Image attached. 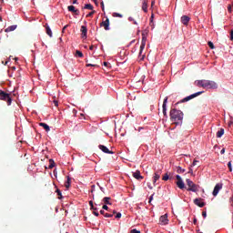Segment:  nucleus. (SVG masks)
<instances>
[{"mask_svg":"<svg viewBox=\"0 0 233 233\" xmlns=\"http://www.w3.org/2000/svg\"><path fill=\"white\" fill-rule=\"evenodd\" d=\"M160 225H168V215L165 214L159 218Z\"/></svg>","mask_w":233,"mask_h":233,"instance_id":"9","label":"nucleus"},{"mask_svg":"<svg viewBox=\"0 0 233 233\" xmlns=\"http://www.w3.org/2000/svg\"><path fill=\"white\" fill-rule=\"evenodd\" d=\"M205 88H208L210 90H216L218 88V83L212 80H206Z\"/></svg>","mask_w":233,"mask_h":233,"instance_id":"4","label":"nucleus"},{"mask_svg":"<svg viewBox=\"0 0 233 233\" xmlns=\"http://www.w3.org/2000/svg\"><path fill=\"white\" fill-rule=\"evenodd\" d=\"M221 188H223V183H218L216 184L212 195L214 196V198H216V196H218V194H219V190H221Z\"/></svg>","mask_w":233,"mask_h":233,"instance_id":"6","label":"nucleus"},{"mask_svg":"<svg viewBox=\"0 0 233 233\" xmlns=\"http://www.w3.org/2000/svg\"><path fill=\"white\" fill-rule=\"evenodd\" d=\"M53 104L55 105V106H59V102H57V100H54Z\"/></svg>","mask_w":233,"mask_h":233,"instance_id":"40","label":"nucleus"},{"mask_svg":"<svg viewBox=\"0 0 233 233\" xmlns=\"http://www.w3.org/2000/svg\"><path fill=\"white\" fill-rule=\"evenodd\" d=\"M86 66H94L92 64H87Z\"/></svg>","mask_w":233,"mask_h":233,"instance_id":"61","label":"nucleus"},{"mask_svg":"<svg viewBox=\"0 0 233 233\" xmlns=\"http://www.w3.org/2000/svg\"><path fill=\"white\" fill-rule=\"evenodd\" d=\"M99 188H100L101 192H105V187L99 186Z\"/></svg>","mask_w":233,"mask_h":233,"instance_id":"52","label":"nucleus"},{"mask_svg":"<svg viewBox=\"0 0 233 233\" xmlns=\"http://www.w3.org/2000/svg\"><path fill=\"white\" fill-rule=\"evenodd\" d=\"M203 94V91H198L197 93H194L188 96H186L182 100H180V103H187V101H190V99H194V97H198V96H201Z\"/></svg>","mask_w":233,"mask_h":233,"instance_id":"5","label":"nucleus"},{"mask_svg":"<svg viewBox=\"0 0 233 233\" xmlns=\"http://www.w3.org/2000/svg\"><path fill=\"white\" fill-rule=\"evenodd\" d=\"M80 32H81V37H82V39H86V38L88 37V36H87L88 29L86 28V25H82V26H81Z\"/></svg>","mask_w":233,"mask_h":233,"instance_id":"8","label":"nucleus"},{"mask_svg":"<svg viewBox=\"0 0 233 233\" xmlns=\"http://www.w3.org/2000/svg\"><path fill=\"white\" fill-rule=\"evenodd\" d=\"M56 194H57V196H59L58 199H61V198L63 196L62 193H61V190L56 189Z\"/></svg>","mask_w":233,"mask_h":233,"instance_id":"35","label":"nucleus"},{"mask_svg":"<svg viewBox=\"0 0 233 233\" xmlns=\"http://www.w3.org/2000/svg\"><path fill=\"white\" fill-rule=\"evenodd\" d=\"M89 50H94V46H90Z\"/></svg>","mask_w":233,"mask_h":233,"instance_id":"60","label":"nucleus"},{"mask_svg":"<svg viewBox=\"0 0 233 233\" xmlns=\"http://www.w3.org/2000/svg\"><path fill=\"white\" fill-rule=\"evenodd\" d=\"M0 100L1 101H7L8 106L12 105V98L8 93H5V91L0 90Z\"/></svg>","mask_w":233,"mask_h":233,"instance_id":"3","label":"nucleus"},{"mask_svg":"<svg viewBox=\"0 0 233 233\" xmlns=\"http://www.w3.org/2000/svg\"><path fill=\"white\" fill-rule=\"evenodd\" d=\"M176 178L177 179V181H183V178H181V176L177 175Z\"/></svg>","mask_w":233,"mask_h":233,"instance_id":"39","label":"nucleus"},{"mask_svg":"<svg viewBox=\"0 0 233 233\" xmlns=\"http://www.w3.org/2000/svg\"><path fill=\"white\" fill-rule=\"evenodd\" d=\"M230 41H233V29L230 31Z\"/></svg>","mask_w":233,"mask_h":233,"instance_id":"43","label":"nucleus"},{"mask_svg":"<svg viewBox=\"0 0 233 233\" xmlns=\"http://www.w3.org/2000/svg\"><path fill=\"white\" fill-rule=\"evenodd\" d=\"M208 45L209 48H211V50H214V48H215L214 43H212L211 41H209V42L208 43Z\"/></svg>","mask_w":233,"mask_h":233,"instance_id":"32","label":"nucleus"},{"mask_svg":"<svg viewBox=\"0 0 233 233\" xmlns=\"http://www.w3.org/2000/svg\"><path fill=\"white\" fill-rule=\"evenodd\" d=\"M196 83L198 86H202V88H205L207 80H198Z\"/></svg>","mask_w":233,"mask_h":233,"instance_id":"19","label":"nucleus"},{"mask_svg":"<svg viewBox=\"0 0 233 233\" xmlns=\"http://www.w3.org/2000/svg\"><path fill=\"white\" fill-rule=\"evenodd\" d=\"M152 199H154V194H152L149 198V203H152Z\"/></svg>","mask_w":233,"mask_h":233,"instance_id":"47","label":"nucleus"},{"mask_svg":"<svg viewBox=\"0 0 233 233\" xmlns=\"http://www.w3.org/2000/svg\"><path fill=\"white\" fill-rule=\"evenodd\" d=\"M39 125L40 127H43V128H45L46 132H50V126L48 124L40 123Z\"/></svg>","mask_w":233,"mask_h":233,"instance_id":"21","label":"nucleus"},{"mask_svg":"<svg viewBox=\"0 0 233 233\" xmlns=\"http://www.w3.org/2000/svg\"><path fill=\"white\" fill-rule=\"evenodd\" d=\"M228 10L229 13L232 12V6H231V5H228Z\"/></svg>","mask_w":233,"mask_h":233,"instance_id":"50","label":"nucleus"},{"mask_svg":"<svg viewBox=\"0 0 233 233\" xmlns=\"http://www.w3.org/2000/svg\"><path fill=\"white\" fill-rule=\"evenodd\" d=\"M101 8H102L103 12H105V3L104 2H101Z\"/></svg>","mask_w":233,"mask_h":233,"instance_id":"44","label":"nucleus"},{"mask_svg":"<svg viewBox=\"0 0 233 233\" xmlns=\"http://www.w3.org/2000/svg\"><path fill=\"white\" fill-rule=\"evenodd\" d=\"M131 233H141V231L137 230V229H132Z\"/></svg>","mask_w":233,"mask_h":233,"instance_id":"42","label":"nucleus"},{"mask_svg":"<svg viewBox=\"0 0 233 233\" xmlns=\"http://www.w3.org/2000/svg\"><path fill=\"white\" fill-rule=\"evenodd\" d=\"M108 62H104V66H108Z\"/></svg>","mask_w":233,"mask_h":233,"instance_id":"56","label":"nucleus"},{"mask_svg":"<svg viewBox=\"0 0 233 233\" xmlns=\"http://www.w3.org/2000/svg\"><path fill=\"white\" fill-rule=\"evenodd\" d=\"M73 5H77V0H74Z\"/></svg>","mask_w":233,"mask_h":233,"instance_id":"59","label":"nucleus"},{"mask_svg":"<svg viewBox=\"0 0 233 233\" xmlns=\"http://www.w3.org/2000/svg\"><path fill=\"white\" fill-rule=\"evenodd\" d=\"M93 214H94V216H96V218L99 217V212H97V211H93Z\"/></svg>","mask_w":233,"mask_h":233,"instance_id":"46","label":"nucleus"},{"mask_svg":"<svg viewBox=\"0 0 233 233\" xmlns=\"http://www.w3.org/2000/svg\"><path fill=\"white\" fill-rule=\"evenodd\" d=\"M198 163H199V161L194 160L193 163H192V167H196V165H198Z\"/></svg>","mask_w":233,"mask_h":233,"instance_id":"41","label":"nucleus"},{"mask_svg":"<svg viewBox=\"0 0 233 233\" xmlns=\"http://www.w3.org/2000/svg\"><path fill=\"white\" fill-rule=\"evenodd\" d=\"M103 201H104V203H105L106 205H112V204L110 203V198H108V197H105V198H103Z\"/></svg>","mask_w":233,"mask_h":233,"instance_id":"27","label":"nucleus"},{"mask_svg":"<svg viewBox=\"0 0 233 233\" xmlns=\"http://www.w3.org/2000/svg\"><path fill=\"white\" fill-rule=\"evenodd\" d=\"M46 30L47 35H49V37H52V29L50 28V25H47L46 27Z\"/></svg>","mask_w":233,"mask_h":233,"instance_id":"24","label":"nucleus"},{"mask_svg":"<svg viewBox=\"0 0 233 233\" xmlns=\"http://www.w3.org/2000/svg\"><path fill=\"white\" fill-rule=\"evenodd\" d=\"M84 8L85 10H94V5L92 4H86Z\"/></svg>","mask_w":233,"mask_h":233,"instance_id":"23","label":"nucleus"},{"mask_svg":"<svg viewBox=\"0 0 233 233\" xmlns=\"http://www.w3.org/2000/svg\"><path fill=\"white\" fill-rule=\"evenodd\" d=\"M89 205L91 207V210H97V208H94V202L92 200L89 201Z\"/></svg>","mask_w":233,"mask_h":233,"instance_id":"30","label":"nucleus"},{"mask_svg":"<svg viewBox=\"0 0 233 233\" xmlns=\"http://www.w3.org/2000/svg\"><path fill=\"white\" fill-rule=\"evenodd\" d=\"M128 21H133L134 22L135 20H134V18L132 16H129L128 17Z\"/></svg>","mask_w":233,"mask_h":233,"instance_id":"55","label":"nucleus"},{"mask_svg":"<svg viewBox=\"0 0 233 233\" xmlns=\"http://www.w3.org/2000/svg\"><path fill=\"white\" fill-rule=\"evenodd\" d=\"M190 21V17H188V15H182L181 16V23L182 25H188V22Z\"/></svg>","mask_w":233,"mask_h":233,"instance_id":"16","label":"nucleus"},{"mask_svg":"<svg viewBox=\"0 0 233 233\" xmlns=\"http://www.w3.org/2000/svg\"><path fill=\"white\" fill-rule=\"evenodd\" d=\"M76 15H79V10L76 9V12H75Z\"/></svg>","mask_w":233,"mask_h":233,"instance_id":"58","label":"nucleus"},{"mask_svg":"<svg viewBox=\"0 0 233 233\" xmlns=\"http://www.w3.org/2000/svg\"><path fill=\"white\" fill-rule=\"evenodd\" d=\"M101 26L105 27V30H110V20L106 18V21H103Z\"/></svg>","mask_w":233,"mask_h":233,"instance_id":"15","label":"nucleus"},{"mask_svg":"<svg viewBox=\"0 0 233 233\" xmlns=\"http://www.w3.org/2000/svg\"><path fill=\"white\" fill-rule=\"evenodd\" d=\"M67 10H68L69 12H73V14H74L75 12H77V9H76V6H74V5H69V6L67 7Z\"/></svg>","mask_w":233,"mask_h":233,"instance_id":"26","label":"nucleus"},{"mask_svg":"<svg viewBox=\"0 0 233 233\" xmlns=\"http://www.w3.org/2000/svg\"><path fill=\"white\" fill-rule=\"evenodd\" d=\"M142 10L145 13L148 12V3L147 2V0L142 1Z\"/></svg>","mask_w":233,"mask_h":233,"instance_id":"17","label":"nucleus"},{"mask_svg":"<svg viewBox=\"0 0 233 233\" xmlns=\"http://www.w3.org/2000/svg\"><path fill=\"white\" fill-rule=\"evenodd\" d=\"M202 216H203L204 218H207V211H203Z\"/></svg>","mask_w":233,"mask_h":233,"instance_id":"48","label":"nucleus"},{"mask_svg":"<svg viewBox=\"0 0 233 233\" xmlns=\"http://www.w3.org/2000/svg\"><path fill=\"white\" fill-rule=\"evenodd\" d=\"M167 103H168V96H166L163 101L162 105V112L164 116L168 117V115L167 114Z\"/></svg>","mask_w":233,"mask_h":233,"instance_id":"7","label":"nucleus"},{"mask_svg":"<svg viewBox=\"0 0 233 233\" xmlns=\"http://www.w3.org/2000/svg\"><path fill=\"white\" fill-rule=\"evenodd\" d=\"M231 201H233V197L230 198Z\"/></svg>","mask_w":233,"mask_h":233,"instance_id":"64","label":"nucleus"},{"mask_svg":"<svg viewBox=\"0 0 233 233\" xmlns=\"http://www.w3.org/2000/svg\"><path fill=\"white\" fill-rule=\"evenodd\" d=\"M17 28V25H13L8 26L7 28H5V32L8 33V32H14V30H15Z\"/></svg>","mask_w":233,"mask_h":233,"instance_id":"18","label":"nucleus"},{"mask_svg":"<svg viewBox=\"0 0 233 233\" xmlns=\"http://www.w3.org/2000/svg\"><path fill=\"white\" fill-rule=\"evenodd\" d=\"M134 25H137V21L134 20L133 21Z\"/></svg>","mask_w":233,"mask_h":233,"instance_id":"62","label":"nucleus"},{"mask_svg":"<svg viewBox=\"0 0 233 233\" xmlns=\"http://www.w3.org/2000/svg\"><path fill=\"white\" fill-rule=\"evenodd\" d=\"M223 134H225V129L220 128V130L217 132V137H223Z\"/></svg>","mask_w":233,"mask_h":233,"instance_id":"22","label":"nucleus"},{"mask_svg":"<svg viewBox=\"0 0 233 233\" xmlns=\"http://www.w3.org/2000/svg\"><path fill=\"white\" fill-rule=\"evenodd\" d=\"M194 203L197 205V207H199L200 208H203V207H205V202H203V198H195Z\"/></svg>","mask_w":233,"mask_h":233,"instance_id":"11","label":"nucleus"},{"mask_svg":"<svg viewBox=\"0 0 233 233\" xmlns=\"http://www.w3.org/2000/svg\"><path fill=\"white\" fill-rule=\"evenodd\" d=\"M95 188H96V186L93 185L92 186V190H91L92 193L94 192Z\"/></svg>","mask_w":233,"mask_h":233,"instance_id":"57","label":"nucleus"},{"mask_svg":"<svg viewBox=\"0 0 233 233\" xmlns=\"http://www.w3.org/2000/svg\"><path fill=\"white\" fill-rule=\"evenodd\" d=\"M133 177H135V179H137V181H141V179H143V176H141V172L139 170H137L133 173Z\"/></svg>","mask_w":233,"mask_h":233,"instance_id":"14","label":"nucleus"},{"mask_svg":"<svg viewBox=\"0 0 233 233\" xmlns=\"http://www.w3.org/2000/svg\"><path fill=\"white\" fill-rule=\"evenodd\" d=\"M116 17H123V15L119 14V13H115Z\"/></svg>","mask_w":233,"mask_h":233,"instance_id":"45","label":"nucleus"},{"mask_svg":"<svg viewBox=\"0 0 233 233\" xmlns=\"http://www.w3.org/2000/svg\"><path fill=\"white\" fill-rule=\"evenodd\" d=\"M100 214H101L102 216H105V214H106V213H105V210L101 209V210H100Z\"/></svg>","mask_w":233,"mask_h":233,"instance_id":"51","label":"nucleus"},{"mask_svg":"<svg viewBox=\"0 0 233 233\" xmlns=\"http://www.w3.org/2000/svg\"><path fill=\"white\" fill-rule=\"evenodd\" d=\"M177 174H183V173H185V169L182 168L181 167H177Z\"/></svg>","mask_w":233,"mask_h":233,"instance_id":"28","label":"nucleus"},{"mask_svg":"<svg viewBox=\"0 0 233 233\" xmlns=\"http://www.w3.org/2000/svg\"><path fill=\"white\" fill-rule=\"evenodd\" d=\"M161 177V171H156L153 177V184L156 185L157 183V180Z\"/></svg>","mask_w":233,"mask_h":233,"instance_id":"13","label":"nucleus"},{"mask_svg":"<svg viewBox=\"0 0 233 233\" xmlns=\"http://www.w3.org/2000/svg\"><path fill=\"white\" fill-rule=\"evenodd\" d=\"M104 218H114V214L106 213L104 214Z\"/></svg>","mask_w":233,"mask_h":233,"instance_id":"33","label":"nucleus"},{"mask_svg":"<svg viewBox=\"0 0 233 233\" xmlns=\"http://www.w3.org/2000/svg\"><path fill=\"white\" fill-rule=\"evenodd\" d=\"M76 56H78L79 57H83V52L76 50Z\"/></svg>","mask_w":233,"mask_h":233,"instance_id":"31","label":"nucleus"},{"mask_svg":"<svg viewBox=\"0 0 233 233\" xmlns=\"http://www.w3.org/2000/svg\"><path fill=\"white\" fill-rule=\"evenodd\" d=\"M228 168H229V172H232V162H231V161H229V162L228 163Z\"/></svg>","mask_w":233,"mask_h":233,"instance_id":"36","label":"nucleus"},{"mask_svg":"<svg viewBox=\"0 0 233 233\" xmlns=\"http://www.w3.org/2000/svg\"><path fill=\"white\" fill-rule=\"evenodd\" d=\"M121 213H116V219H120V218H121Z\"/></svg>","mask_w":233,"mask_h":233,"instance_id":"38","label":"nucleus"},{"mask_svg":"<svg viewBox=\"0 0 233 233\" xmlns=\"http://www.w3.org/2000/svg\"><path fill=\"white\" fill-rule=\"evenodd\" d=\"M148 188H150V190H152V187L151 186H148Z\"/></svg>","mask_w":233,"mask_h":233,"instance_id":"63","label":"nucleus"},{"mask_svg":"<svg viewBox=\"0 0 233 233\" xmlns=\"http://www.w3.org/2000/svg\"><path fill=\"white\" fill-rule=\"evenodd\" d=\"M145 46H147V36L143 35L142 36V42L140 45V51L139 54H143V51L145 50Z\"/></svg>","mask_w":233,"mask_h":233,"instance_id":"10","label":"nucleus"},{"mask_svg":"<svg viewBox=\"0 0 233 233\" xmlns=\"http://www.w3.org/2000/svg\"><path fill=\"white\" fill-rule=\"evenodd\" d=\"M169 177H168V174L167 173V174L162 177V179H163V181H168Z\"/></svg>","mask_w":233,"mask_h":233,"instance_id":"34","label":"nucleus"},{"mask_svg":"<svg viewBox=\"0 0 233 233\" xmlns=\"http://www.w3.org/2000/svg\"><path fill=\"white\" fill-rule=\"evenodd\" d=\"M103 210H108V206L104 205V206H103Z\"/></svg>","mask_w":233,"mask_h":233,"instance_id":"49","label":"nucleus"},{"mask_svg":"<svg viewBox=\"0 0 233 233\" xmlns=\"http://www.w3.org/2000/svg\"><path fill=\"white\" fill-rule=\"evenodd\" d=\"M98 147L104 152V154H114V152L110 151L106 146L99 145Z\"/></svg>","mask_w":233,"mask_h":233,"instance_id":"12","label":"nucleus"},{"mask_svg":"<svg viewBox=\"0 0 233 233\" xmlns=\"http://www.w3.org/2000/svg\"><path fill=\"white\" fill-rule=\"evenodd\" d=\"M49 168H53L54 167H56V162H54V160L53 159H50L49 160Z\"/></svg>","mask_w":233,"mask_h":233,"instance_id":"29","label":"nucleus"},{"mask_svg":"<svg viewBox=\"0 0 233 233\" xmlns=\"http://www.w3.org/2000/svg\"><path fill=\"white\" fill-rule=\"evenodd\" d=\"M71 179H70V177H67V180L66 182L65 183V187L66 188H70V185H71Z\"/></svg>","mask_w":233,"mask_h":233,"instance_id":"25","label":"nucleus"},{"mask_svg":"<svg viewBox=\"0 0 233 233\" xmlns=\"http://www.w3.org/2000/svg\"><path fill=\"white\" fill-rule=\"evenodd\" d=\"M94 14H96V11H92L89 14H87L86 17H92V15H94Z\"/></svg>","mask_w":233,"mask_h":233,"instance_id":"37","label":"nucleus"},{"mask_svg":"<svg viewBox=\"0 0 233 233\" xmlns=\"http://www.w3.org/2000/svg\"><path fill=\"white\" fill-rule=\"evenodd\" d=\"M220 154H221V155L225 154V148H222V149L220 150Z\"/></svg>","mask_w":233,"mask_h":233,"instance_id":"53","label":"nucleus"},{"mask_svg":"<svg viewBox=\"0 0 233 233\" xmlns=\"http://www.w3.org/2000/svg\"><path fill=\"white\" fill-rule=\"evenodd\" d=\"M193 223H194V225H196L198 223V218H195L193 220Z\"/></svg>","mask_w":233,"mask_h":233,"instance_id":"54","label":"nucleus"},{"mask_svg":"<svg viewBox=\"0 0 233 233\" xmlns=\"http://www.w3.org/2000/svg\"><path fill=\"white\" fill-rule=\"evenodd\" d=\"M170 121L177 125V127H181L183 125V111L177 108H171L169 112Z\"/></svg>","mask_w":233,"mask_h":233,"instance_id":"1","label":"nucleus"},{"mask_svg":"<svg viewBox=\"0 0 233 233\" xmlns=\"http://www.w3.org/2000/svg\"><path fill=\"white\" fill-rule=\"evenodd\" d=\"M177 187H178L180 190H183V188H185V182L183 180H177Z\"/></svg>","mask_w":233,"mask_h":233,"instance_id":"20","label":"nucleus"},{"mask_svg":"<svg viewBox=\"0 0 233 233\" xmlns=\"http://www.w3.org/2000/svg\"><path fill=\"white\" fill-rule=\"evenodd\" d=\"M186 183L188 187V192H198V190H199V186L196 185L190 178H187Z\"/></svg>","mask_w":233,"mask_h":233,"instance_id":"2","label":"nucleus"}]
</instances>
